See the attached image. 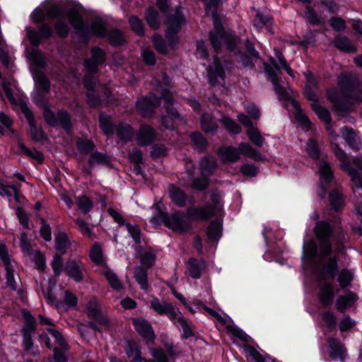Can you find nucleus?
Returning <instances> with one entry per match:
<instances>
[{
    "instance_id": "nucleus-36",
    "label": "nucleus",
    "mask_w": 362,
    "mask_h": 362,
    "mask_svg": "<svg viewBox=\"0 0 362 362\" xmlns=\"http://www.w3.org/2000/svg\"><path fill=\"white\" fill-rule=\"evenodd\" d=\"M101 274L103 275L107 280L110 286L115 290H119L122 288V285L119 279H118L116 274L112 272L109 268L104 267L101 269Z\"/></svg>"
},
{
    "instance_id": "nucleus-50",
    "label": "nucleus",
    "mask_w": 362,
    "mask_h": 362,
    "mask_svg": "<svg viewBox=\"0 0 362 362\" xmlns=\"http://www.w3.org/2000/svg\"><path fill=\"white\" fill-rule=\"evenodd\" d=\"M86 310L88 317H97L101 313L100 304L97 299L93 298L88 303Z\"/></svg>"
},
{
    "instance_id": "nucleus-5",
    "label": "nucleus",
    "mask_w": 362,
    "mask_h": 362,
    "mask_svg": "<svg viewBox=\"0 0 362 362\" xmlns=\"http://www.w3.org/2000/svg\"><path fill=\"white\" fill-rule=\"evenodd\" d=\"M33 100L37 105L43 108L44 117L48 124L53 127L60 124L66 132H69L71 121L69 115L66 111H59L56 117L54 112L51 111L49 105L44 101L43 92L35 91L33 93Z\"/></svg>"
},
{
    "instance_id": "nucleus-29",
    "label": "nucleus",
    "mask_w": 362,
    "mask_h": 362,
    "mask_svg": "<svg viewBox=\"0 0 362 362\" xmlns=\"http://www.w3.org/2000/svg\"><path fill=\"white\" fill-rule=\"evenodd\" d=\"M318 173L320 175V180L321 185L325 183H329L332 180L333 172L329 163L325 160H322L319 163Z\"/></svg>"
},
{
    "instance_id": "nucleus-22",
    "label": "nucleus",
    "mask_w": 362,
    "mask_h": 362,
    "mask_svg": "<svg viewBox=\"0 0 362 362\" xmlns=\"http://www.w3.org/2000/svg\"><path fill=\"white\" fill-rule=\"evenodd\" d=\"M343 139L349 146L355 151H358L361 146V142L355 131L349 127H344L340 129Z\"/></svg>"
},
{
    "instance_id": "nucleus-23",
    "label": "nucleus",
    "mask_w": 362,
    "mask_h": 362,
    "mask_svg": "<svg viewBox=\"0 0 362 362\" xmlns=\"http://www.w3.org/2000/svg\"><path fill=\"white\" fill-rule=\"evenodd\" d=\"M156 138L155 131L149 126L142 125L136 135L139 145L146 146L151 144Z\"/></svg>"
},
{
    "instance_id": "nucleus-4",
    "label": "nucleus",
    "mask_w": 362,
    "mask_h": 362,
    "mask_svg": "<svg viewBox=\"0 0 362 362\" xmlns=\"http://www.w3.org/2000/svg\"><path fill=\"white\" fill-rule=\"evenodd\" d=\"M338 269L335 257L329 258L318 276L319 299L324 305H330L335 296L334 279Z\"/></svg>"
},
{
    "instance_id": "nucleus-52",
    "label": "nucleus",
    "mask_w": 362,
    "mask_h": 362,
    "mask_svg": "<svg viewBox=\"0 0 362 362\" xmlns=\"http://www.w3.org/2000/svg\"><path fill=\"white\" fill-rule=\"evenodd\" d=\"M247 351L256 362H276L274 359L269 357L267 355L263 356L253 347H247Z\"/></svg>"
},
{
    "instance_id": "nucleus-60",
    "label": "nucleus",
    "mask_w": 362,
    "mask_h": 362,
    "mask_svg": "<svg viewBox=\"0 0 362 362\" xmlns=\"http://www.w3.org/2000/svg\"><path fill=\"white\" fill-rule=\"evenodd\" d=\"M29 59L33 64L38 67H43L45 64L42 54L38 50H33L29 54Z\"/></svg>"
},
{
    "instance_id": "nucleus-33",
    "label": "nucleus",
    "mask_w": 362,
    "mask_h": 362,
    "mask_svg": "<svg viewBox=\"0 0 362 362\" xmlns=\"http://www.w3.org/2000/svg\"><path fill=\"white\" fill-rule=\"evenodd\" d=\"M206 235L211 242H217L222 235V226L219 221H213L206 229Z\"/></svg>"
},
{
    "instance_id": "nucleus-26",
    "label": "nucleus",
    "mask_w": 362,
    "mask_h": 362,
    "mask_svg": "<svg viewBox=\"0 0 362 362\" xmlns=\"http://www.w3.org/2000/svg\"><path fill=\"white\" fill-rule=\"evenodd\" d=\"M218 154L223 162L235 163L240 158L239 147L228 146L219 149Z\"/></svg>"
},
{
    "instance_id": "nucleus-21",
    "label": "nucleus",
    "mask_w": 362,
    "mask_h": 362,
    "mask_svg": "<svg viewBox=\"0 0 362 362\" xmlns=\"http://www.w3.org/2000/svg\"><path fill=\"white\" fill-rule=\"evenodd\" d=\"M96 81L97 80L89 76V75H87L85 77V81H84V85H85V88H86L87 90V99H88V103H89V105L90 106H93V107H96L98 106L100 103V98L99 97H98L97 95H95V88L96 86Z\"/></svg>"
},
{
    "instance_id": "nucleus-30",
    "label": "nucleus",
    "mask_w": 362,
    "mask_h": 362,
    "mask_svg": "<svg viewBox=\"0 0 362 362\" xmlns=\"http://www.w3.org/2000/svg\"><path fill=\"white\" fill-rule=\"evenodd\" d=\"M125 351L127 356L134 362H150L141 356L140 349L135 342L127 341Z\"/></svg>"
},
{
    "instance_id": "nucleus-57",
    "label": "nucleus",
    "mask_w": 362,
    "mask_h": 362,
    "mask_svg": "<svg viewBox=\"0 0 362 362\" xmlns=\"http://www.w3.org/2000/svg\"><path fill=\"white\" fill-rule=\"evenodd\" d=\"M134 277L142 289H146L148 288L147 274L145 269L141 267L138 268L134 274Z\"/></svg>"
},
{
    "instance_id": "nucleus-64",
    "label": "nucleus",
    "mask_w": 362,
    "mask_h": 362,
    "mask_svg": "<svg viewBox=\"0 0 362 362\" xmlns=\"http://www.w3.org/2000/svg\"><path fill=\"white\" fill-rule=\"evenodd\" d=\"M221 122L227 130L231 133L238 134L240 132L239 125L228 117H223L221 119Z\"/></svg>"
},
{
    "instance_id": "nucleus-49",
    "label": "nucleus",
    "mask_w": 362,
    "mask_h": 362,
    "mask_svg": "<svg viewBox=\"0 0 362 362\" xmlns=\"http://www.w3.org/2000/svg\"><path fill=\"white\" fill-rule=\"evenodd\" d=\"M247 135L249 139L255 145L262 146L264 144V139L261 136L257 128L252 127L247 130Z\"/></svg>"
},
{
    "instance_id": "nucleus-2",
    "label": "nucleus",
    "mask_w": 362,
    "mask_h": 362,
    "mask_svg": "<svg viewBox=\"0 0 362 362\" xmlns=\"http://www.w3.org/2000/svg\"><path fill=\"white\" fill-rule=\"evenodd\" d=\"M278 62L272 59H271L272 65L264 64L265 73L267 78L271 81L273 84L274 91L278 95L280 100H291V105L296 110V117L300 123L301 126L304 128H309L310 121L309 119L302 113L300 104L295 100L291 99L289 88L281 86L279 83L277 72L280 69H284L286 73L291 77H294V74L289 65L287 64L284 56L281 54L277 55Z\"/></svg>"
},
{
    "instance_id": "nucleus-25",
    "label": "nucleus",
    "mask_w": 362,
    "mask_h": 362,
    "mask_svg": "<svg viewBox=\"0 0 362 362\" xmlns=\"http://www.w3.org/2000/svg\"><path fill=\"white\" fill-rule=\"evenodd\" d=\"M182 120V117L175 110L167 107L166 115L162 117L161 123L166 129H173L175 127V123Z\"/></svg>"
},
{
    "instance_id": "nucleus-3",
    "label": "nucleus",
    "mask_w": 362,
    "mask_h": 362,
    "mask_svg": "<svg viewBox=\"0 0 362 362\" xmlns=\"http://www.w3.org/2000/svg\"><path fill=\"white\" fill-rule=\"evenodd\" d=\"M185 23V20L180 8H176L173 13L168 15L166 19L168 44L165 43L161 36L154 35L153 42L156 49L162 54H166L168 52V48L173 49L178 42L177 33Z\"/></svg>"
},
{
    "instance_id": "nucleus-16",
    "label": "nucleus",
    "mask_w": 362,
    "mask_h": 362,
    "mask_svg": "<svg viewBox=\"0 0 362 362\" xmlns=\"http://www.w3.org/2000/svg\"><path fill=\"white\" fill-rule=\"evenodd\" d=\"M151 307L158 314L165 315L174 324L176 323L177 313L171 304L153 298L151 300Z\"/></svg>"
},
{
    "instance_id": "nucleus-62",
    "label": "nucleus",
    "mask_w": 362,
    "mask_h": 362,
    "mask_svg": "<svg viewBox=\"0 0 362 362\" xmlns=\"http://www.w3.org/2000/svg\"><path fill=\"white\" fill-rule=\"evenodd\" d=\"M23 316L25 320V325L22 329H25L27 331L35 332V320L34 317L28 311H23Z\"/></svg>"
},
{
    "instance_id": "nucleus-54",
    "label": "nucleus",
    "mask_w": 362,
    "mask_h": 362,
    "mask_svg": "<svg viewBox=\"0 0 362 362\" xmlns=\"http://www.w3.org/2000/svg\"><path fill=\"white\" fill-rule=\"evenodd\" d=\"M328 98L332 103L334 104L336 109L338 111H349L352 110V107H348L346 108H344L343 105L340 104L338 101L339 95L338 91L337 90H332L328 92Z\"/></svg>"
},
{
    "instance_id": "nucleus-28",
    "label": "nucleus",
    "mask_w": 362,
    "mask_h": 362,
    "mask_svg": "<svg viewBox=\"0 0 362 362\" xmlns=\"http://www.w3.org/2000/svg\"><path fill=\"white\" fill-rule=\"evenodd\" d=\"M238 147L240 155L242 154L255 160H263L264 159V157L258 151L247 143H241Z\"/></svg>"
},
{
    "instance_id": "nucleus-45",
    "label": "nucleus",
    "mask_w": 362,
    "mask_h": 362,
    "mask_svg": "<svg viewBox=\"0 0 362 362\" xmlns=\"http://www.w3.org/2000/svg\"><path fill=\"white\" fill-rule=\"evenodd\" d=\"M175 325H179L182 327L184 338H189L194 335L191 326L182 315L178 314L176 315V323Z\"/></svg>"
},
{
    "instance_id": "nucleus-27",
    "label": "nucleus",
    "mask_w": 362,
    "mask_h": 362,
    "mask_svg": "<svg viewBox=\"0 0 362 362\" xmlns=\"http://www.w3.org/2000/svg\"><path fill=\"white\" fill-rule=\"evenodd\" d=\"M216 168V162L214 157H204L201 160L199 170L202 177H209Z\"/></svg>"
},
{
    "instance_id": "nucleus-13",
    "label": "nucleus",
    "mask_w": 362,
    "mask_h": 362,
    "mask_svg": "<svg viewBox=\"0 0 362 362\" xmlns=\"http://www.w3.org/2000/svg\"><path fill=\"white\" fill-rule=\"evenodd\" d=\"M64 271L74 281L80 282L83 279L85 267L80 259H69L65 265Z\"/></svg>"
},
{
    "instance_id": "nucleus-34",
    "label": "nucleus",
    "mask_w": 362,
    "mask_h": 362,
    "mask_svg": "<svg viewBox=\"0 0 362 362\" xmlns=\"http://www.w3.org/2000/svg\"><path fill=\"white\" fill-rule=\"evenodd\" d=\"M68 18L71 25L77 33L82 34L83 32L84 24L81 15L75 9H71L68 12Z\"/></svg>"
},
{
    "instance_id": "nucleus-10",
    "label": "nucleus",
    "mask_w": 362,
    "mask_h": 362,
    "mask_svg": "<svg viewBox=\"0 0 362 362\" xmlns=\"http://www.w3.org/2000/svg\"><path fill=\"white\" fill-rule=\"evenodd\" d=\"M90 58L84 61V66L88 74L98 71L99 65L103 64L106 59L105 52L99 47H93L90 50Z\"/></svg>"
},
{
    "instance_id": "nucleus-7",
    "label": "nucleus",
    "mask_w": 362,
    "mask_h": 362,
    "mask_svg": "<svg viewBox=\"0 0 362 362\" xmlns=\"http://www.w3.org/2000/svg\"><path fill=\"white\" fill-rule=\"evenodd\" d=\"M211 204L204 206H191L187 210L188 216L196 220H207L222 209L221 196L216 192L211 194Z\"/></svg>"
},
{
    "instance_id": "nucleus-11",
    "label": "nucleus",
    "mask_w": 362,
    "mask_h": 362,
    "mask_svg": "<svg viewBox=\"0 0 362 362\" xmlns=\"http://www.w3.org/2000/svg\"><path fill=\"white\" fill-rule=\"evenodd\" d=\"M160 103V99L151 93L148 97L137 100V107L144 117L151 116L156 107Z\"/></svg>"
},
{
    "instance_id": "nucleus-20",
    "label": "nucleus",
    "mask_w": 362,
    "mask_h": 362,
    "mask_svg": "<svg viewBox=\"0 0 362 362\" xmlns=\"http://www.w3.org/2000/svg\"><path fill=\"white\" fill-rule=\"evenodd\" d=\"M329 354L334 359L339 358L344 362L346 358V349L339 341L335 338H329L327 341Z\"/></svg>"
},
{
    "instance_id": "nucleus-18",
    "label": "nucleus",
    "mask_w": 362,
    "mask_h": 362,
    "mask_svg": "<svg viewBox=\"0 0 362 362\" xmlns=\"http://www.w3.org/2000/svg\"><path fill=\"white\" fill-rule=\"evenodd\" d=\"M132 322L136 331L142 336L147 343L153 341L155 335L148 322L142 319H133Z\"/></svg>"
},
{
    "instance_id": "nucleus-6",
    "label": "nucleus",
    "mask_w": 362,
    "mask_h": 362,
    "mask_svg": "<svg viewBox=\"0 0 362 362\" xmlns=\"http://www.w3.org/2000/svg\"><path fill=\"white\" fill-rule=\"evenodd\" d=\"M151 221L154 224L163 222L166 227L178 233H185L191 228V222L181 212L164 214L159 211V217H152Z\"/></svg>"
},
{
    "instance_id": "nucleus-31",
    "label": "nucleus",
    "mask_w": 362,
    "mask_h": 362,
    "mask_svg": "<svg viewBox=\"0 0 362 362\" xmlns=\"http://www.w3.org/2000/svg\"><path fill=\"white\" fill-rule=\"evenodd\" d=\"M177 354V351L173 346L167 347L166 351L160 349L151 350V355L157 362H168V357L173 356Z\"/></svg>"
},
{
    "instance_id": "nucleus-24",
    "label": "nucleus",
    "mask_w": 362,
    "mask_h": 362,
    "mask_svg": "<svg viewBox=\"0 0 362 362\" xmlns=\"http://www.w3.org/2000/svg\"><path fill=\"white\" fill-rule=\"evenodd\" d=\"M357 300L358 297L355 293L348 292L337 298L336 301V308L339 312L344 313L346 310L351 308Z\"/></svg>"
},
{
    "instance_id": "nucleus-37",
    "label": "nucleus",
    "mask_w": 362,
    "mask_h": 362,
    "mask_svg": "<svg viewBox=\"0 0 362 362\" xmlns=\"http://www.w3.org/2000/svg\"><path fill=\"white\" fill-rule=\"evenodd\" d=\"M170 197L171 200L179 207L185 206L186 203V195L185 192L174 185L170 186Z\"/></svg>"
},
{
    "instance_id": "nucleus-51",
    "label": "nucleus",
    "mask_w": 362,
    "mask_h": 362,
    "mask_svg": "<svg viewBox=\"0 0 362 362\" xmlns=\"http://www.w3.org/2000/svg\"><path fill=\"white\" fill-rule=\"evenodd\" d=\"M35 84L41 89L42 92L47 93L49 90V82L47 77L42 73H37L33 76Z\"/></svg>"
},
{
    "instance_id": "nucleus-43",
    "label": "nucleus",
    "mask_w": 362,
    "mask_h": 362,
    "mask_svg": "<svg viewBox=\"0 0 362 362\" xmlns=\"http://www.w3.org/2000/svg\"><path fill=\"white\" fill-rule=\"evenodd\" d=\"M354 279V273L351 270L343 269L339 274L337 281L341 288L348 287Z\"/></svg>"
},
{
    "instance_id": "nucleus-38",
    "label": "nucleus",
    "mask_w": 362,
    "mask_h": 362,
    "mask_svg": "<svg viewBox=\"0 0 362 362\" xmlns=\"http://www.w3.org/2000/svg\"><path fill=\"white\" fill-rule=\"evenodd\" d=\"M334 43V46L341 51L346 52H354L356 51L354 45L346 37H336Z\"/></svg>"
},
{
    "instance_id": "nucleus-58",
    "label": "nucleus",
    "mask_w": 362,
    "mask_h": 362,
    "mask_svg": "<svg viewBox=\"0 0 362 362\" xmlns=\"http://www.w3.org/2000/svg\"><path fill=\"white\" fill-rule=\"evenodd\" d=\"M100 127L105 134H111L112 132V124L110 117L100 115Z\"/></svg>"
},
{
    "instance_id": "nucleus-15",
    "label": "nucleus",
    "mask_w": 362,
    "mask_h": 362,
    "mask_svg": "<svg viewBox=\"0 0 362 362\" xmlns=\"http://www.w3.org/2000/svg\"><path fill=\"white\" fill-rule=\"evenodd\" d=\"M21 109L28 122L32 139L36 141L45 140L46 139V136L40 128H37L35 126L32 111L25 104L21 105Z\"/></svg>"
},
{
    "instance_id": "nucleus-17",
    "label": "nucleus",
    "mask_w": 362,
    "mask_h": 362,
    "mask_svg": "<svg viewBox=\"0 0 362 362\" xmlns=\"http://www.w3.org/2000/svg\"><path fill=\"white\" fill-rule=\"evenodd\" d=\"M47 332L43 333L40 335L39 340L41 344H45L48 349L52 348L50 339L48 336V334H49L54 339L55 342L63 350H67L69 349L68 345H67L64 338L63 337V336L62 335V334L59 332H58L57 330L52 329V328H48L47 329Z\"/></svg>"
},
{
    "instance_id": "nucleus-12",
    "label": "nucleus",
    "mask_w": 362,
    "mask_h": 362,
    "mask_svg": "<svg viewBox=\"0 0 362 362\" xmlns=\"http://www.w3.org/2000/svg\"><path fill=\"white\" fill-rule=\"evenodd\" d=\"M207 76L209 82L212 86L218 84L224 81L225 69L223 68L218 57H214L213 64L208 67Z\"/></svg>"
},
{
    "instance_id": "nucleus-40",
    "label": "nucleus",
    "mask_w": 362,
    "mask_h": 362,
    "mask_svg": "<svg viewBox=\"0 0 362 362\" xmlns=\"http://www.w3.org/2000/svg\"><path fill=\"white\" fill-rule=\"evenodd\" d=\"M201 126L202 129L206 133H214L217 129L216 122L210 115L206 114L202 117Z\"/></svg>"
},
{
    "instance_id": "nucleus-56",
    "label": "nucleus",
    "mask_w": 362,
    "mask_h": 362,
    "mask_svg": "<svg viewBox=\"0 0 362 362\" xmlns=\"http://www.w3.org/2000/svg\"><path fill=\"white\" fill-rule=\"evenodd\" d=\"M88 163L90 167L98 164L107 165L109 163V159L103 154L93 153L88 160Z\"/></svg>"
},
{
    "instance_id": "nucleus-1",
    "label": "nucleus",
    "mask_w": 362,
    "mask_h": 362,
    "mask_svg": "<svg viewBox=\"0 0 362 362\" xmlns=\"http://www.w3.org/2000/svg\"><path fill=\"white\" fill-rule=\"evenodd\" d=\"M306 79L305 86V94L307 98L311 101L313 110L317 115L318 118L327 124V130L329 132V136L332 144V148L337 160L341 163L340 168L346 171L351 178L353 185L362 189V177L357 170L350 165V162L346 152L339 148L337 141L339 135L332 129L330 124L331 116L329 110L318 103L317 97L312 90L313 87L317 85V81L313 74L308 71L304 73Z\"/></svg>"
},
{
    "instance_id": "nucleus-46",
    "label": "nucleus",
    "mask_w": 362,
    "mask_h": 362,
    "mask_svg": "<svg viewBox=\"0 0 362 362\" xmlns=\"http://www.w3.org/2000/svg\"><path fill=\"white\" fill-rule=\"evenodd\" d=\"M116 134L120 140L127 141L132 136V129L129 124H120L117 127Z\"/></svg>"
},
{
    "instance_id": "nucleus-8",
    "label": "nucleus",
    "mask_w": 362,
    "mask_h": 362,
    "mask_svg": "<svg viewBox=\"0 0 362 362\" xmlns=\"http://www.w3.org/2000/svg\"><path fill=\"white\" fill-rule=\"evenodd\" d=\"M42 292L47 302L57 308L68 310L70 308L76 307L77 305V297L69 291H64V299L62 300L58 299V295L50 286L47 288V291L42 289Z\"/></svg>"
},
{
    "instance_id": "nucleus-39",
    "label": "nucleus",
    "mask_w": 362,
    "mask_h": 362,
    "mask_svg": "<svg viewBox=\"0 0 362 362\" xmlns=\"http://www.w3.org/2000/svg\"><path fill=\"white\" fill-rule=\"evenodd\" d=\"M89 257L93 262L97 265L103 266L105 260L101 247L95 243L93 245L89 252Z\"/></svg>"
},
{
    "instance_id": "nucleus-63",
    "label": "nucleus",
    "mask_w": 362,
    "mask_h": 362,
    "mask_svg": "<svg viewBox=\"0 0 362 362\" xmlns=\"http://www.w3.org/2000/svg\"><path fill=\"white\" fill-rule=\"evenodd\" d=\"M77 148L81 153H87L93 150L94 144L89 140L80 139L77 141Z\"/></svg>"
},
{
    "instance_id": "nucleus-41",
    "label": "nucleus",
    "mask_w": 362,
    "mask_h": 362,
    "mask_svg": "<svg viewBox=\"0 0 362 362\" xmlns=\"http://www.w3.org/2000/svg\"><path fill=\"white\" fill-rule=\"evenodd\" d=\"M329 202L332 207L337 211L339 210L344 205L342 194L339 189H336L331 192Z\"/></svg>"
},
{
    "instance_id": "nucleus-47",
    "label": "nucleus",
    "mask_w": 362,
    "mask_h": 362,
    "mask_svg": "<svg viewBox=\"0 0 362 362\" xmlns=\"http://www.w3.org/2000/svg\"><path fill=\"white\" fill-rule=\"evenodd\" d=\"M146 19L148 25L153 29H157L160 26V21L158 17V12L152 7L147 9Z\"/></svg>"
},
{
    "instance_id": "nucleus-9",
    "label": "nucleus",
    "mask_w": 362,
    "mask_h": 362,
    "mask_svg": "<svg viewBox=\"0 0 362 362\" xmlns=\"http://www.w3.org/2000/svg\"><path fill=\"white\" fill-rule=\"evenodd\" d=\"M332 228L326 221L318 222L315 228V233L320 242V253L323 256L329 255L331 252L329 236L332 233Z\"/></svg>"
},
{
    "instance_id": "nucleus-35",
    "label": "nucleus",
    "mask_w": 362,
    "mask_h": 362,
    "mask_svg": "<svg viewBox=\"0 0 362 362\" xmlns=\"http://www.w3.org/2000/svg\"><path fill=\"white\" fill-rule=\"evenodd\" d=\"M106 23L105 22L99 17L95 18L90 25V33L98 37H104L106 34Z\"/></svg>"
},
{
    "instance_id": "nucleus-42",
    "label": "nucleus",
    "mask_w": 362,
    "mask_h": 362,
    "mask_svg": "<svg viewBox=\"0 0 362 362\" xmlns=\"http://www.w3.org/2000/svg\"><path fill=\"white\" fill-rule=\"evenodd\" d=\"M204 268V262H199L195 259H190L189 262V275L194 279H199L201 275V272Z\"/></svg>"
},
{
    "instance_id": "nucleus-48",
    "label": "nucleus",
    "mask_w": 362,
    "mask_h": 362,
    "mask_svg": "<svg viewBox=\"0 0 362 362\" xmlns=\"http://www.w3.org/2000/svg\"><path fill=\"white\" fill-rule=\"evenodd\" d=\"M305 151L311 158L317 159L320 155L317 142L313 139H310L306 144Z\"/></svg>"
},
{
    "instance_id": "nucleus-55",
    "label": "nucleus",
    "mask_w": 362,
    "mask_h": 362,
    "mask_svg": "<svg viewBox=\"0 0 362 362\" xmlns=\"http://www.w3.org/2000/svg\"><path fill=\"white\" fill-rule=\"evenodd\" d=\"M108 39L111 45H120L124 41L123 33L118 30H112L108 35Z\"/></svg>"
},
{
    "instance_id": "nucleus-61",
    "label": "nucleus",
    "mask_w": 362,
    "mask_h": 362,
    "mask_svg": "<svg viewBox=\"0 0 362 362\" xmlns=\"http://www.w3.org/2000/svg\"><path fill=\"white\" fill-rule=\"evenodd\" d=\"M131 28L139 35H144V27L142 21L136 16H132L129 19Z\"/></svg>"
},
{
    "instance_id": "nucleus-14",
    "label": "nucleus",
    "mask_w": 362,
    "mask_h": 362,
    "mask_svg": "<svg viewBox=\"0 0 362 362\" xmlns=\"http://www.w3.org/2000/svg\"><path fill=\"white\" fill-rule=\"evenodd\" d=\"M52 34V28L45 24L40 27L39 32L30 28H26L27 37L33 46H38L41 42L42 38H49Z\"/></svg>"
},
{
    "instance_id": "nucleus-32",
    "label": "nucleus",
    "mask_w": 362,
    "mask_h": 362,
    "mask_svg": "<svg viewBox=\"0 0 362 362\" xmlns=\"http://www.w3.org/2000/svg\"><path fill=\"white\" fill-rule=\"evenodd\" d=\"M1 79V86L4 89L7 98L12 103L16 102L13 96V92L17 88L16 81L13 78H0Z\"/></svg>"
},
{
    "instance_id": "nucleus-53",
    "label": "nucleus",
    "mask_w": 362,
    "mask_h": 362,
    "mask_svg": "<svg viewBox=\"0 0 362 362\" xmlns=\"http://www.w3.org/2000/svg\"><path fill=\"white\" fill-rule=\"evenodd\" d=\"M20 148L27 156L37 160L38 163L43 161L44 156L41 152L35 149H29L23 144L20 145Z\"/></svg>"
},
{
    "instance_id": "nucleus-19",
    "label": "nucleus",
    "mask_w": 362,
    "mask_h": 362,
    "mask_svg": "<svg viewBox=\"0 0 362 362\" xmlns=\"http://www.w3.org/2000/svg\"><path fill=\"white\" fill-rule=\"evenodd\" d=\"M0 259L5 266L7 285L11 288L16 289L13 267L11 264L10 257L6 246L4 245H0Z\"/></svg>"
},
{
    "instance_id": "nucleus-44",
    "label": "nucleus",
    "mask_w": 362,
    "mask_h": 362,
    "mask_svg": "<svg viewBox=\"0 0 362 362\" xmlns=\"http://www.w3.org/2000/svg\"><path fill=\"white\" fill-rule=\"evenodd\" d=\"M56 249L59 253L64 254L69 245L67 236L65 233H59L55 236Z\"/></svg>"
},
{
    "instance_id": "nucleus-59",
    "label": "nucleus",
    "mask_w": 362,
    "mask_h": 362,
    "mask_svg": "<svg viewBox=\"0 0 362 362\" xmlns=\"http://www.w3.org/2000/svg\"><path fill=\"white\" fill-rule=\"evenodd\" d=\"M23 334V346L25 351H29L33 348V341L31 337L34 332L27 331L25 329L21 330Z\"/></svg>"
}]
</instances>
